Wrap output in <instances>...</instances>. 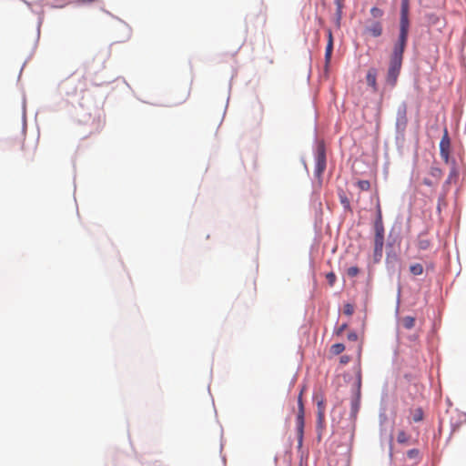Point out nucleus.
<instances>
[{
    "label": "nucleus",
    "instance_id": "f257e3e1",
    "mask_svg": "<svg viewBox=\"0 0 466 466\" xmlns=\"http://www.w3.org/2000/svg\"><path fill=\"white\" fill-rule=\"evenodd\" d=\"M406 45L407 41L402 40H397L394 45L386 76L387 83L391 86H394L397 83L402 66L403 53Z\"/></svg>",
    "mask_w": 466,
    "mask_h": 466
},
{
    "label": "nucleus",
    "instance_id": "f03ea898",
    "mask_svg": "<svg viewBox=\"0 0 466 466\" xmlns=\"http://www.w3.org/2000/svg\"><path fill=\"white\" fill-rule=\"evenodd\" d=\"M374 232L373 260L378 263L382 258L384 247V226L380 203L377 204V218L374 222Z\"/></svg>",
    "mask_w": 466,
    "mask_h": 466
},
{
    "label": "nucleus",
    "instance_id": "7ed1b4c3",
    "mask_svg": "<svg viewBox=\"0 0 466 466\" xmlns=\"http://www.w3.org/2000/svg\"><path fill=\"white\" fill-rule=\"evenodd\" d=\"M302 393L301 390L299 398H298V413L296 417V431H297V437H298V448L301 449L303 444V436H304V426H305V410H304V404L302 400Z\"/></svg>",
    "mask_w": 466,
    "mask_h": 466
},
{
    "label": "nucleus",
    "instance_id": "20e7f679",
    "mask_svg": "<svg viewBox=\"0 0 466 466\" xmlns=\"http://www.w3.org/2000/svg\"><path fill=\"white\" fill-rule=\"evenodd\" d=\"M410 0H401L400 35L398 40L407 41L410 28L409 20Z\"/></svg>",
    "mask_w": 466,
    "mask_h": 466
},
{
    "label": "nucleus",
    "instance_id": "39448f33",
    "mask_svg": "<svg viewBox=\"0 0 466 466\" xmlns=\"http://www.w3.org/2000/svg\"><path fill=\"white\" fill-rule=\"evenodd\" d=\"M326 169V152L323 145H319L317 148L315 157L314 174L317 177H320Z\"/></svg>",
    "mask_w": 466,
    "mask_h": 466
},
{
    "label": "nucleus",
    "instance_id": "423d86ee",
    "mask_svg": "<svg viewBox=\"0 0 466 466\" xmlns=\"http://www.w3.org/2000/svg\"><path fill=\"white\" fill-rule=\"evenodd\" d=\"M451 153V139L447 129H444V134L440 142V155L445 163H449Z\"/></svg>",
    "mask_w": 466,
    "mask_h": 466
},
{
    "label": "nucleus",
    "instance_id": "0eeeda50",
    "mask_svg": "<svg viewBox=\"0 0 466 466\" xmlns=\"http://www.w3.org/2000/svg\"><path fill=\"white\" fill-rule=\"evenodd\" d=\"M377 74V69L371 67L368 70L366 75V82L368 86H370L372 88L373 92L378 91Z\"/></svg>",
    "mask_w": 466,
    "mask_h": 466
},
{
    "label": "nucleus",
    "instance_id": "6e6552de",
    "mask_svg": "<svg viewBox=\"0 0 466 466\" xmlns=\"http://www.w3.org/2000/svg\"><path fill=\"white\" fill-rule=\"evenodd\" d=\"M365 33L370 35L373 37H379L382 35V25L380 22H372L370 25L365 28Z\"/></svg>",
    "mask_w": 466,
    "mask_h": 466
},
{
    "label": "nucleus",
    "instance_id": "1a4fd4ad",
    "mask_svg": "<svg viewBox=\"0 0 466 466\" xmlns=\"http://www.w3.org/2000/svg\"><path fill=\"white\" fill-rule=\"evenodd\" d=\"M328 37H329V40H328V44H327L326 51H325L326 65H328L330 62L331 55H332V51H333V38H332L331 31H329Z\"/></svg>",
    "mask_w": 466,
    "mask_h": 466
},
{
    "label": "nucleus",
    "instance_id": "9d476101",
    "mask_svg": "<svg viewBox=\"0 0 466 466\" xmlns=\"http://www.w3.org/2000/svg\"><path fill=\"white\" fill-rule=\"evenodd\" d=\"M430 175L436 182H439L442 177V171L438 167H431L430 169Z\"/></svg>",
    "mask_w": 466,
    "mask_h": 466
},
{
    "label": "nucleus",
    "instance_id": "9b49d317",
    "mask_svg": "<svg viewBox=\"0 0 466 466\" xmlns=\"http://www.w3.org/2000/svg\"><path fill=\"white\" fill-rule=\"evenodd\" d=\"M402 326L407 329H410L415 325V318L410 316H406L401 319Z\"/></svg>",
    "mask_w": 466,
    "mask_h": 466
},
{
    "label": "nucleus",
    "instance_id": "f8f14e48",
    "mask_svg": "<svg viewBox=\"0 0 466 466\" xmlns=\"http://www.w3.org/2000/svg\"><path fill=\"white\" fill-rule=\"evenodd\" d=\"M431 246V241L424 238L422 235H420L419 237V240H418V248L420 249H422V250H425V249H428Z\"/></svg>",
    "mask_w": 466,
    "mask_h": 466
},
{
    "label": "nucleus",
    "instance_id": "ddd939ff",
    "mask_svg": "<svg viewBox=\"0 0 466 466\" xmlns=\"http://www.w3.org/2000/svg\"><path fill=\"white\" fill-rule=\"evenodd\" d=\"M410 271L414 276L421 275L423 273V266L420 263L412 264L410 267Z\"/></svg>",
    "mask_w": 466,
    "mask_h": 466
},
{
    "label": "nucleus",
    "instance_id": "4468645a",
    "mask_svg": "<svg viewBox=\"0 0 466 466\" xmlns=\"http://www.w3.org/2000/svg\"><path fill=\"white\" fill-rule=\"evenodd\" d=\"M345 350V346L344 344L342 343H336V344H333L330 348V352L333 354V355H339L340 353H342Z\"/></svg>",
    "mask_w": 466,
    "mask_h": 466
},
{
    "label": "nucleus",
    "instance_id": "2eb2a0df",
    "mask_svg": "<svg viewBox=\"0 0 466 466\" xmlns=\"http://www.w3.org/2000/svg\"><path fill=\"white\" fill-rule=\"evenodd\" d=\"M412 420L415 422H419L423 420V410L420 408H417L411 412Z\"/></svg>",
    "mask_w": 466,
    "mask_h": 466
},
{
    "label": "nucleus",
    "instance_id": "dca6fc26",
    "mask_svg": "<svg viewBox=\"0 0 466 466\" xmlns=\"http://www.w3.org/2000/svg\"><path fill=\"white\" fill-rule=\"evenodd\" d=\"M410 436L404 431H400L397 435V441L400 444H405L409 441Z\"/></svg>",
    "mask_w": 466,
    "mask_h": 466
},
{
    "label": "nucleus",
    "instance_id": "f3484780",
    "mask_svg": "<svg viewBox=\"0 0 466 466\" xmlns=\"http://www.w3.org/2000/svg\"><path fill=\"white\" fill-rule=\"evenodd\" d=\"M357 186L362 191H368L370 188V183L369 180H359L357 182Z\"/></svg>",
    "mask_w": 466,
    "mask_h": 466
},
{
    "label": "nucleus",
    "instance_id": "a211bd4d",
    "mask_svg": "<svg viewBox=\"0 0 466 466\" xmlns=\"http://www.w3.org/2000/svg\"><path fill=\"white\" fill-rule=\"evenodd\" d=\"M407 457L410 460L418 461L420 458V451L418 449H411L407 451Z\"/></svg>",
    "mask_w": 466,
    "mask_h": 466
},
{
    "label": "nucleus",
    "instance_id": "6ab92c4d",
    "mask_svg": "<svg viewBox=\"0 0 466 466\" xmlns=\"http://www.w3.org/2000/svg\"><path fill=\"white\" fill-rule=\"evenodd\" d=\"M343 312L347 316H351L354 312V306L350 303H347L344 305Z\"/></svg>",
    "mask_w": 466,
    "mask_h": 466
},
{
    "label": "nucleus",
    "instance_id": "aec40b11",
    "mask_svg": "<svg viewBox=\"0 0 466 466\" xmlns=\"http://www.w3.org/2000/svg\"><path fill=\"white\" fill-rule=\"evenodd\" d=\"M360 273V269L358 267H350L347 269V275L350 278L356 277Z\"/></svg>",
    "mask_w": 466,
    "mask_h": 466
},
{
    "label": "nucleus",
    "instance_id": "412c9836",
    "mask_svg": "<svg viewBox=\"0 0 466 466\" xmlns=\"http://www.w3.org/2000/svg\"><path fill=\"white\" fill-rule=\"evenodd\" d=\"M370 14L374 18H380L383 15V11L378 7H372L370 9Z\"/></svg>",
    "mask_w": 466,
    "mask_h": 466
},
{
    "label": "nucleus",
    "instance_id": "4be33fe9",
    "mask_svg": "<svg viewBox=\"0 0 466 466\" xmlns=\"http://www.w3.org/2000/svg\"><path fill=\"white\" fill-rule=\"evenodd\" d=\"M326 279H327L328 283L329 284V286H331V287H332V286L335 284L336 279H337L335 273H333V272H329V273L326 275Z\"/></svg>",
    "mask_w": 466,
    "mask_h": 466
},
{
    "label": "nucleus",
    "instance_id": "5701e85b",
    "mask_svg": "<svg viewBox=\"0 0 466 466\" xmlns=\"http://www.w3.org/2000/svg\"><path fill=\"white\" fill-rule=\"evenodd\" d=\"M325 410L324 409H319L318 410V423L320 425L324 421Z\"/></svg>",
    "mask_w": 466,
    "mask_h": 466
},
{
    "label": "nucleus",
    "instance_id": "b1692460",
    "mask_svg": "<svg viewBox=\"0 0 466 466\" xmlns=\"http://www.w3.org/2000/svg\"><path fill=\"white\" fill-rule=\"evenodd\" d=\"M423 184L428 186V187H434V186H436L438 184V182H436L433 178L431 179L429 177H425L423 179Z\"/></svg>",
    "mask_w": 466,
    "mask_h": 466
},
{
    "label": "nucleus",
    "instance_id": "393cba45",
    "mask_svg": "<svg viewBox=\"0 0 466 466\" xmlns=\"http://www.w3.org/2000/svg\"><path fill=\"white\" fill-rule=\"evenodd\" d=\"M347 328H348V324H347V323H343L342 325H340V326L337 329V330H336V334H337L338 336L341 335V334L344 332V330H346V329H347Z\"/></svg>",
    "mask_w": 466,
    "mask_h": 466
},
{
    "label": "nucleus",
    "instance_id": "a878e982",
    "mask_svg": "<svg viewBox=\"0 0 466 466\" xmlns=\"http://www.w3.org/2000/svg\"><path fill=\"white\" fill-rule=\"evenodd\" d=\"M348 339L350 340V341H356L358 340V335L355 331H350L349 334H348Z\"/></svg>",
    "mask_w": 466,
    "mask_h": 466
},
{
    "label": "nucleus",
    "instance_id": "bb28decb",
    "mask_svg": "<svg viewBox=\"0 0 466 466\" xmlns=\"http://www.w3.org/2000/svg\"><path fill=\"white\" fill-rule=\"evenodd\" d=\"M357 380H358V386L360 388L361 385V370H360V368H359V370L357 371Z\"/></svg>",
    "mask_w": 466,
    "mask_h": 466
},
{
    "label": "nucleus",
    "instance_id": "cd10ccee",
    "mask_svg": "<svg viewBox=\"0 0 466 466\" xmlns=\"http://www.w3.org/2000/svg\"><path fill=\"white\" fill-rule=\"evenodd\" d=\"M457 176V171L455 169H452L449 175V177L446 181V183H450L451 179L453 177H456Z\"/></svg>",
    "mask_w": 466,
    "mask_h": 466
},
{
    "label": "nucleus",
    "instance_id": "c85d7f7f",
    "mask_svg": "<svg viewBox=\"0 0 466 466\" xmlns=\"http://www.w3.org/2000/svg\"><path fill=\"white\" fill-rule=\"evenodd\" d=\"M457 176V171L455 169H452L449 175V177L446 181V183H450L451 179L453 177H456Z\"/></svg>",
    "mask_w": 466,
    "mask_h": 466
},
{
    "label": "nucleus",
    "instance_id": "c756f323",
    "mask_svg": "<svg viewBox=\"0 0 466 466\" xmlns=\"http://www.w3.org/2000/svg\"><path fill=\"white\" fill-rule=\"evenodd\" d=\"M350 361V357L347 355H344L340 358V363L347 364Z\"/></svg>",
    "mask_w": 466,
    "mask_h": 466
},
{
    "label": "nucleus",
    "instance_id": "7c9ffc66",
    "mask_svg": "<svg viewBox=\"0 0 466 466\" xmlns=\"http://www.w3.org/2000/svg\"><path fill=\"white\" fill-rule=\"evenodd\" d=\"M361 350H362V346L360 345L359 349H358V361H359V363L360 362V359H361Z\"/></svg>",
    "mask_w": 466,
    "mask_h": 466
},
{
    "label": "nucleus",
    "instance_id": "2f4dec72",
    "mask_svg": "<svg viewBox=\"0 0 466 466\" xmlns=\"http://www.w3.org/2000/svg\"><path fill=\"white\" fill-rule=\"evenodd\" d=\"M319 409H324L325 410L323 401H319L318 402V410H319Z\"/></svg>",
    "mask_w": 466,
    "mask_h": 466
},
{
    "label": "nucleus",
    "instance_id": "473e14b6",
    "mask_svg": "<svg viewBox=\"0 0 466 466\" xmlns=\"http://www.w3.org/2000/svg\"><path fill=\"white\" fill-rule=\"evenodd\" d=\"M82 3H92L94 0H79Z\"/></svg>",
    "mask_w": 466,
    "mask_h": 466
}]
</instances>
